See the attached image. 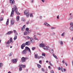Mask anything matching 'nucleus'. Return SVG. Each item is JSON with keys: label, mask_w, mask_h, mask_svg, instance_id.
Wrapping results in <instances>:
<instances>
[{"label": "nucleus", "mask_w": 73, "mask_h": 73, "mask_svg": "<svg viewBox=\"0 0 73 73\" xmlns=\"http://www.w3.org/2000/svg\"><path fill=\"white\" fill-rule=\"evenodd\" d=\"M26 50L27 52V51L29 50V51L31 53V51L30 50V49L28 47L26 46L25 47V49Z\"/></svg>", "instance_id": "6"}, {"label": "nucleus", "mask_w": 73, "mask_h": 73, "mask_svg": "<svg viewBox=\"0 0 73 73\" xmlns=\"http://www.w3.org/2000/svg\"><path fill=\"white\" fill-rule=\"evenodd\" d=\"M44 25H46L47 27H50V25L48 24V23H44Z\"/></svg>", "instance_id": "16"}, {"label": "nucleus", "mask_w": 73, "mask_h": 73, "mask_svg": "<svg viewBox=\"0 0 73 73\" xmlns=\"http://www.w3.org/2000/svg\"><path fill=\"white\" fill-rule=\"evenodd\" d=\"M26 45V44L25 43H23V44L21 46V48L22 49H24V47H25V46Z\"/></svg>", "instance_id": "8"}, {"label": "nucleus", "mask_w": 73, "mask_h": 73, "mask_svg": "<svg viewBox=\"0 0 73 73\" xmlns=\"http://www.w3.org/2000/svg\"><path fill=\"white\" fill-rule=\"evenodd\" d=\"M25 44L26 45H30L31 44L30 42L29 41H28L26 42Z\"/></svg>", "instance_id": "10"}, {"label": "nucleus", "mask_w": 73, "mask_h": 73, "mask_svg": "<svg viewBox=\"0 0 73 73\" xmlns=\"http://www.w3.org/2000/svg\"><path fill=\"white\" fill-rule=\"evenodd\" d=\"M62 63H65V61H62Z\"/></svg>", "instance_id": "61"}, {"label": "nucleus", "mask_w": 73, "mask_h": 73, "mask_svg": "<svg viewBox=\"0 0 73 73\" xmlns=\"http://www.w3.org/2000/svg\"><path fill=\"white\" fill-rule=\"evenodd\" d=\"M3 64L2 63H1L0 64V68L1 67H2L3 66Z\"/></svg>", "instance_id": "32"}, {"label": "nucleus", "mask_w": 73, "mask_h": 73, "mask_svg": "<svg viewBox=\"0 0 73 73\" xmlns=\"http://www.w3.org/2000/svg\"><path fill=\"white\" fill-rule=\"evenodd\" d=\"M49 51L51 53H52L54 52V50H53L51 49H50Z\"/></svg>", "instance_id": "22"}, {"label": "nucleus", "mask_w": 73, "mask_h": 73, "mask_svg": "<svg viewBox=\"0 0 73 73\" xmlns=\"http://www.w3.org/2000/svg\"><path fill=\"white\" fill-rule=\"evenodd\" d=\"M49 64L50 65H51V66H53V65L51 63V62H49Z\"/></svg>", "instance_id": "46"}, {"label": "nucleus", "mask_w": 73, "mask_h": 73, "mask_svg": "<svg viewBox=\"0 0 73 73\" xmlns=\"http://www.w3.org/2000/svg\"><path fill=\"white\" fill-rule=\"evenodd\" d=\"M40 19H42V16H40Z\"/></svg>", "instance_id": "54"}, {"label": "nucleus", "mask_w": 73, "mask_h": 73, "mask_svg": "<svg viewBox=\"0 0 73 73\" xmlns=\"http://www.w3.org/2000/svg\"><path fill=\"white\" fill-rule=\"evenodd\" d=\"M31 43H35V40L33 38H31Z\"/></svg>", "instance_id": "11"}, {"label": "nucleus", "mask_w": 73, "mask_h": 73, "mask_svg": "<svg viewBox=\"0 0 73 73\" xmlns=\"http://www.w3.org/2000/svg\"><path fill=\"white\" fill-rule=\"evenodd\" d=\"M44 46V44L42 43L41 44L39 45V46L40 47H43Z\"/></svg>", "instance_id": "23"}, {"label": "nucleus", "mask_w": 73, "mask_h": 73, "mask_svg": "<svg viewBox=\"0 0 73 73\" xmlns=\"http://www.w3.org/2000/svg\"><path fill=\"white\" fill-rule=\"evenodd\" d=\"M12 62L13 63H15L17 62V60L16 59H13L12 60Z\"/></svg>", "instance_id": "12"}, {"label": "nucleus", "mask_w": 73, "mask_h": 73, "mask_svg": "<svg viewBox=\"0 0 73 73\" xmlns=\"http://www.w3.org/2000/svg\"><path fill=\"white\" fill-rule=\"evenodd\" d=\"M15 33L16 35H18V33H17L15 32Z\"/></svg>", "instance_id": "58"}, {"label": "nucleus", "mask_w": 73, "mask_h": 73, "mask_svg": "<svg viewBox=\"0 0 73 73\" xmlns=\"http://www.w3.org/2000/svg\"><path fill=\"white\" fill-rule=\"evenodd\" d=\"M13 7L15 9V11L16 13L18 15H20V13L19 12H18V9L17 8L16 6L15 5H14Z\"/></svg>", "instance_id": "1"}, {"label": "nucleus", "mask_w": 73, "mask_h": 73, "mask_svg": "<svg viewBox=\"0 0 73 73\" xmlns=\"http://www.w3.org/2000/svg\"><path fill=\"white\" fill-rule=\"evenodd\" d=\"M27 23V24H28L29 23V21H27V23Z\"/></svg>", "instance_id": "53"}, {"label": "nucleus", "mask_w": 73, "mask_h": 73, "mask_svg": "<svg viewBox=\"0 0 73 73\" xmlns=\"http://www.w3.org/2000/svg\"><path fill=\"white\" fill-rule=\"evenodd\" d=\"M64 72H65L66 71V69L64 68Z\"/></svg>", "instance_id": "55"}, {"label": "nucleus", "mask_w": 73, "mask_h": 73, "mask_svg": "<svg viewBox=\"0 0 73 73\" xmlns=\"http://www.w3.org/2000/svg\"><path fill=\"white\" fill-rule=\"evenodd\" d=\"M29 29L28 28H26V31H29Z\"/></svg>", "instance_id": "39"}, {"label": "nucleus", "mask_w": 73, "mask_h": 73, "mask_svg": "<svg viewBox=\"0 0 73 73\" xmlns=\"http://www.w3.org/2000/svg\"><path fill=\"white\" fill-rule=\"evenodd\" d=\"M10 2L11 5H13L15 3V2L14 0H10Z\"/></svg>", "instance_id": "7"}, {"label": "nucleus", "mask_w": 73, "mask_h": 73, "mask_svg": "<svg viewBox=\"0 0 73 73\" xmlns=\"http://www.w3.org/2000/svg\"><path fill=\"white\" fill-rule=\"evenodd\" d=\"M27 39H29L31 38L30 37H29V36H27Z\"/></svg>", "instance_id": "40"}, {"label": "nucleus", "mask_w": 73, "mask_h": 73, "mask_svg": "<svg viewBox=\"0 0 73 73\" xmlns=\"http://www.w3.org/2000/svg\"><path fill=\"white\" fill-rule=\"evenodd\" d=\"M38 56V54H35V58H37V56Z\"/></svg>", "instance_id": "33"}, {"label": "nucleus", "mask_w": 73, "mask_h": 73, "mask_svg": "<svg viewBox=\"0 0 73 73\" xmlns=\"http://www.w3.org/2000/svg\"><path fill=\"white\" fill-rule=\"evenodd\" d=\"M32 50H34L35 49H36V47H33L31 48Z\"/></svg>", "instance_id": "29"}, {"label": "nucleus", "mask_w": 73, "mask_h": 73, "mask_svg": "<svg viewBox=\"0 0 73 73\" xmlns=\"http://www.w3.org/2000/svg\"><path fill=\"white\" fill-rule=\"evenodd\" d=\"M3 20V18H0V21H2Z\"/></svg>", "instance_id": "41"}, {"label": "nucleus", "mask_w": 73, "mask_h": 73, "mask_svg": "<svg viewBox=\"0 0 73 73\" xmlns=\"http://www.w3.org/2000/svg\"><path fill=\"white\" fill-rule=\"evenodd\" d=\"M50 66H49L48 67V68H49L50 69H51V68H50Z\"/></svg>", "instance_id": "59"}, {"label": "nucleus", "mask_w": 73, "mask_h": 73, "mask_svg": "<svg viewBox=\"0 0 73 73\" xmlns=\"http://www.w3.org/2000/svg\"><path fill=\"white\" fill-rule=\"evenodd\" d=\"M20 66L22 68H24L25 67V65H21Z\"/></svg>", "instance_id": "25"}, {"label": "nucleus", "mask_w": 73, "mask_h": 73, "mask_svg": "<svg viewBox=\"0 0 73 73\" xmlns=\"http://www.w3.org/2000/svg\"><path fill=\"white\" fill-rule=\"evenodd\" d=\"M25 25H24L23 26V27L22 28L21 30L22 31H23L25 30Z\"/></svg>", "instance_id": "19"}, {"label": "nucleus", "mask_w": 73, "mask_h": 73, "mask_svg": "<svg viewBox=\"0 0 73 73\" xmlns=\"http://www.w3.org/2000/svg\"><path fill=\"white\" fill-rule=\"evenodd\" d=\"M27 32V34H29L30 32V31H26Z\"/></svg>", "instance_id": "42"}, {"label": "nucleus", "mask_w": 73, "mask_h": 73, "mask_svg": "<svg viewBox=\"0 0 73 73\" xmlns=\"http://www.w3.org/2000/svg\"><path fill=\"white\" fill-rule=\"evenodd\" d=\"M16 30H14V32L15 33H16Z\"/></svg>", "instance_id": "62"}, {"label": "nucleus", "mask_w": 73, "mask_h": 73, "mask_svg": "<svg viewBox=\"0 0 73 73\" xmlns=\"http://www.w3.org/2000/svg\"><path fill=\"white\" fill-rule=\"evenodd\" d=\"M13 39L12 38H10V39L7 42V43H9L10 44V43H12V44L13 43Z\"/></svg>", "instance_id": "3"}, {"label": "nucleus", "mask_w": 73, "mask_h": 73, "mask_svg": "<svg viewBox=\"0 0 73 73\" xmlns=\"http://www.w3.org/2000/svg\"><path fill=\"white\" fill-rule=\"evenodd\" d=\"M7 42H6L5 43V44H6V46L7 47H9V46H10V43H7Z\"/></svg>", "instance_id": "17"}, {"label": "nucleus", "mask_w": 73, "mask_h": 73, "mask_svg": "<svg viewBox=\"0 0 73 73\" xmlns=\"http://www.w3.org/2000/svg\"><path fill=\"white\" fill-rule=\"evenodd\" d=\"M40 58H43V57L42 56H40Z\"/></svg>", "instance_id": "60"}, {"label": "nucleus", "mask_w": 73, "mask_h": 73, "mask_svg": "<svg viewBox=\"0 0 73 73\" xmlns=\"http://www.w3.org/2000/svg\"><path fill=\"white\" fill-rule=\"evenodd\" d=\"M12 54H13V53H12V52H11L9 54V56H11L12 55Z\"/></svg>", "instance_id": "35"}, {"label": "nucleus", "mask_w": 73, "mask_h": 73, "mask_svg": "<svg viewBox=\"0 0 73 73\" xmlns=\"http://www.w3.org/2000/svg\"><path fill=\"white\" fill-rule=\"evenodd\" d=\"M27 31H26L25 32V33H24V35H27Z\"/></svg>", "instance_id": "38"}, {"label": "nucleus", "mask_w": 73, "mask_h": 73, "mask_svg": "<svg viewBox=\"0 0 73 73\" xmlns=\"http://www.w3.org/2000/svg\"><path fill=\"white\" fill-rule=\"evenodd\" d=\"M17 38V35H15V37H14V40H16V39Z\"/></svg>", "instance_id": "28"}, {"label": "nucleus", "mask_w": 73, "mask_h": 73, "mask_svg": "<svg viewBox=\"0 0 73 73\" xmlns=\"http://www.w3.org/2000/svg\"><path fill=\"white\" fill-rule=\"evenodd\" d=\"M2 13H4V10H2Z\"/></svg>", "instance_id": "50"}, {"label": "nucleus", "mask_w": 73, "mask_h": 73, "mask_svg": "<svg viewBox=\"0 0 73 73\" xmlns=\"http://www.w3.org/2000/svg\"><path fill=\"white\" fill-rule=\"evenodd\" d=\"M42 55L43 56H44V57H45V56L46 55V54H45V53H42Z\"/></svg>", "instance_id": "26"}, {"label": "nucleus", "mask_w": 73, "mask_h": 73, "mask_svg": "<svg viewBox=\"0 0 73 73\" xmlns=\"http://www.w3.org/2000/svg\"><path fill=\"white\" fill-rule=\"evenodd\" d=\"M51 73H54V71H51Z\"/></svg>", "instance_id": "49"}, {"label": "nucleus", "mask_w": 73, "mask_h": 73, "mask_svg": "<svg viewBox=\"0 0 73 73\" xmlns=\"http://www.w3.org/2000/svg\"><path fill=\"white\" fill-rule=\"evenodd\" d=\"M72 65L73 66V61H72Z\"/></svg>", "instance_id": "64"}, {"label": "nucleus", "mask_w": 73, "mask_h": 73, "mask_svg": "<svg viewBox=\"0 0 73 73\" xmlns=\"http://www.w3.org/2000/svg\"><path fill=\"white\" fill-rule=\"evenodd\" d=\"M65 64H66V66H68V64H67L66 63H65Z\"/></svg>", "instance_id": "63"}, {"label": "nucleus", "mask_w": 73, "mask_h": 73, "mask_svg": "<svg viewBox=\"0 0 73 73\" xmlns=\"http://www.w3.org/2000/svg\"><path fill=\"white\" fill-rule=\"evenodd\" d=\"M27 59V58H25V57H22L21 58V61L22 62H25Z\"/></svg>", "instance_id": "5"}, {"label": "nucleus", "mask_w": 73, "mask_h": 73, "mask_svg": "<svg viewBox=\"0 0 73 73\" xmlns=\"http://www.w3.org/2000/svg\"><path fill=\"white\" fill-rule=\"evenodd\" d=\"M24 13L25 15H26V16H27V17H29V11L28 10H26V11H25Z\"/></svg>", "instance_id": "2"}, {"label": "nucleus", "mask_w": 73, "mask_h": 73, "mask_svg": "<svg viewBox=\"0 0 73 73\" xmlns=\"http://www.w3.org/2000/svg\"><path fill=\"white\" fill-rule=\"evenodd\" d=\"M34 2V0H32V1H31V3H33Z\"/></svg>", "instance_id": "51"}, {"label": "nucleus", "mask_w": 73, "mask_h": 73, "mask_svg": "<svg viewBox=\"0 0 73 73\" xmlns=\"http://www.w3.org/2000/svg\"><path fill=\"white\" fill-rule=\"evenodd\" d=\"M15 11H12L10 15V17H13V14H14V12Z\"/></svg>", "instance_id": "14"}, {"label": "nucleus", "mask_w": 73, "mask_h": 73, "mask_svg": "<svg viewBox=\"0 0 73 73\" xmlns=\"http://www.w3.org/2000/svg\"><path fill=\"white\" fill-rule=\"evenodd\" d=\"M30 17H33V15L31 13H30Z\"/></svg>", "instance_id": "37"}, {"label": "nucleus", "mask_w": 73, "mask_h": 73, "mask_svg": "<svg viewBox=\"0 0 73 73\" xmlns=\"http://www.w3.org/2000/svg\"><path fill=\"white\" fill-rule=\"evenodd\" d=\"M42 1L43 3H44V0H42Z\"/></svg>", "instance_id": "56"}, {"label": "nucleus", "mask_w": 73, "mask_h": 73, "mask_svg": "<svg viewBox=\"0 0 73 73\" xmlns=\"http://www.w3.org/2000/svg\"><path fill=\"white\" fill-rule=\"evenodd\" d=\"M65 33H63L62 35L61 36H65Z\"/></svg>", "instance_id": "30"}, {"label": "nucleus", "mask_w": 73, "mask_h": 73, "mask_svg": "<svg viewBox=\"0 0 73 73\" xmlns=\"http://www.w3.org/2000/svg\"><path fill=\"white\" fill-rule=\"evenodd\" d=\"M27 53V52L25 50H24L22 52V53L23 54H26Z\"/></svg>", "instance_id": "18"}, {"label": "nucleus", "mask_w": 73, "mask_h": 73, "mask_svg": "<svg viewBox=\"0 0 73 73\" xmlns=\"http://www.w3.org/2000/svg\"><path fill=\"white\" fill-rule=\"evenodd\" d=\"M53 56H54V57H55V58L56 59H58V58H57V56H56V55L54 54H53Z\"/></svg>", "instance_id": "27"}, {"label": "nucleus", "mask_w": 73, "mask_h": 73, "mask_svg": "<svg viewBox=\"0 0 73 73\" xmlns=\"http://www.w3.org/2000/svg\"><path fill=\"white\" fill-rule=\"evenodd\" d=\"M51 29H55V27H52Z\"/></svg>", "instance_id": "43"}, {"label": "nucleus", "mask_w": 73, "mask_h": 73, "mask_svg": "<svg viewBox=\"0 0 73 73\" xmlns=\"http://www.w3.org/2000/svg\"><path fill=\"white\" fill-rule=\"evenodd\" d=\"M59 42H60V43L61 45H63V43L62 41H59Z\"/></svg>", "instance_id": "34"}, {"label": "nucleus", "mask_w": 73, "mask_h": 73, "mask_svg": "<svg viewBox=\"0 0 73 73\" xmlns=\"http://www.w3.org/2000/svg\"><path fill=\"white\" fill-rule=\"evenodd\" d=\"M59 15H58L57 16V18L58 19H59Z\"/></svg>", "instance_id": "48"}, {"label": "nucleus", "mask_w": 73, "mask_h": 73, "mask_svg": "<svg viewBox=\"0 0 73 73\" xmlns=\"http://www.w3.org/2000/svg\"><path fill=\"white\" fill-rule=\"evenodd\" d=\"M14 10H15V9H14V8H12V11H14Z\"/></svg>", "instance_id": "44"}, {"label": "nucleus", "mask_w": 73, "mask_h": 73, "mask_svg": "<svg viewBox=\"0 0 73 73\" xmlns=\"http://www.w3.org/2000/svg\"><path fill=\"white\" fill-rule=\"evenodd\" d=\"M22 67H21V66L19 68V71H21L22 70Z\"/></svg>", "instance_id": "36"}, {"label": "nucleus", "mask_w": 73, "mask_h": 73, "mask_svg": "<svg viewBox=\"0 0 73 73\" xmlns=\"http://www.w3.org/2000/svg\"><path fill=\"white\" fill-rule=\"evenodd\" d=\"M9 19H7V20L6 22V26H7L9 25Z\"/></svg>", "instance_id": "15"}, {"label": "nucleus", "mask_w": 73, "mask_h": 73, "mask_svg": "<svg viewBox=\"0 0 73 73\" xmlns=\"http://www.w3.org/2000/svg\"><path fill=\"white\" fill-rule=\"evenodd\" d=\"M37 35H41V34H40V33H37Z\"/></svg>", "instance_id": "47"}, {"label": "nucleus", "mask_w": 73, "mask_h": 73, "mask_svg": "<svg viewBox=\"0 0 73 73\" xmlns=\"http://www.w3.org/2000/svg\"><path fill=\"white\" fill-rule=\"evenodd\" d=\"M43 48L44 49L46 50H47L49 49V47H48L47 46H44L43 47Z\"/></svg>", "instance_id": "9"}, {"label": "nucleus", "mask_w": 73, "mask_h": 73, "mask_svg": "<svg viewBox=\"0 0 73 73\" xmlns=\"http://www.w3.org/2000/svg\"><path fill=\"white\" fill-rule=\"evenodd\" d=\"M19 17L17 16L16 17V20L17 21H19Z\"/></svg>", "instance_id": "20"}, {"label": "nucleus", "mask_w": 73, "mask_h": 73, "mask_svg": "<svg viewBox=\"0 0 73 73\" xmlns=\"http://www.w3.org/2000/svg\"><path fill=\"white\" fill-rule=\"evenodd\" d=\"M13 33L12 32V31H9V32H8L7 33V35H9L11 33Z\"/></svg>", "instance_id": "24"}, {"label": "nucleus", "mask_w": 73, "mask_h": 73, "mask_svg": "<svg viewBox=\"0 0 73 73\" xmlns=\"http://www.w3.org/2000/svg\"><path fill=\"white\" fill-rule=\"evenodd\" d=\"M37 66L38 68H41V66L40 64H37Z\"/></svg>", "instance_id": "31"}, {"label": "nucleus", "mask_w": 73, "mask_h": 73, "mask_svg": "<svg viewBox=\"0 0 73 73\" xmlns=\"http://www.w3.org/2000/svg\"><path fill=\"white\" fill-rule=\"evenodd\" d=\"M71 27H70V29L71 30L73 31V23L71 22L70 23Z\"/></svg>", "instance_id": "4"}, {"label": "nucleus", "mask_w": 73, "mask_h": 73, "mask_svg": "<svg viewBox=\"0 0 73 73\" xmlns=\"http://www.w3.org/2000/svg\"><path fill=\"white\" fill-rule=\"evenodd\" d=\"M39 63L40 64L42 63V61H39Z\"/></svg>", "instance_id": "52"}, {"label": "nucleus", "mask_w": 73, "mask_h": 73, "mask_svg": "<svg viewBox=\"0 0 73 73\" xmlns=\"http://www.w3.org/2000/svg\"><path fill=\"white\" fill-rule=\"evenodd\" d=\"M58 69L59 70H61L60 67H59L58 68Z\"/></svg>", "instance_id": "45"}, {"label": "nucleus", "mask_w": 73, "mask_h": 73, "mask_svg": "<svg viewBox=\"0 0 73 73\" xmlns=\"http://www.w3.org/2000/svg\"><path fill=\"white\" fill-rule=\"evenodd\" d=\"M34 39L36 40H38V39L37 38H36V35H35L34 36Z\"/></svg>", "instance_id": "21"}, {"label": "nucleus", "mask_w": 73, "mask_h": 73, "mask_svg": "<svg viewBox=\"0 0 73 73\" xmlns=\"http://www.w3.org/2000/svg\"><path fill=\"white\" fill-rule=\"evenodd\" d=\"M11 24L12 25L15 23V20L14 19H12L11 21Z\"/></svg>", "instance_id": "13"}, {"label": "nucleus", "mask_w": 73, "mask_h": 73, "mask_svg": "<svg viewBox=\"0 0 73 73\" xmlns=\"http://www.w3.org/2000/svg\"><path fill=\"white\" fill-rule=\"evenodd\" d=\"M42 71H44V70L43 68H42Z\"/></svg>", "instance_id": "57"}]
</instances>
